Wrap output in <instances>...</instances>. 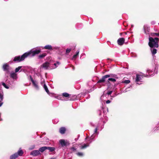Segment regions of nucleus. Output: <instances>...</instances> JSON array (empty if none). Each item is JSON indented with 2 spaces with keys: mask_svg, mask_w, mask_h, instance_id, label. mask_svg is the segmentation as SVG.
<instances>
[{
  "mask_svg": "<svg viewBox=\"0 0 159 159\" xmlns=\"http://www.w3.org/2000/svg\"><path fill=\"white\" fill-rule=\"evenodd\" d=\"M159 39L155 37L154 38L152 37H149V42L148 45L150 48L154 47L157 48L159 47L158 41Z\"/></svg>",
  "mask_w": 159,
  "mask_h": 159,
  "instance_id": "1",
  "label": "nucleus"
},
{
  "mask_svg": "<svg viewBox=\"0 0 159 159\" xmlns=\"http://www.w3.org/2000/svg\"><path fill=\"white\" fill-rule=\"evenodd\" d=\"M41 52V49L40 48H37L36 49H32L30 51L26 52L27 56H30L33 57L35 55L38 54Z\"/></svg>",
  "mask_w": 159,
  "mask_h": 159,
  "instance_id": "2",
  "label": "nucleus"
},
{
  "mask_svg": "<svg viewBox=\"0 0 159 159\" xmlns=\"http://www.w3.org/2000/svg\"><path fill=\"white\" fill-rule=\"evenodd\" d=\"M26 54L27 53H25L21 56L15 57L13 59V61L16 62H18L24 60L25 58L27 57Z\"/></svg>",
  "mask_w": 159,
  "mask_h": 159,
  "instance_id": "3",
  "label": "nucleus"
},
{
  "mask_svg": "<svg viewBox=\"0 0 159 159\" xmlns=\"http://www.w3.org/2000/svg\"><path fill=\"white\" fill-rule=\"evenodd\" d=\"M50 64L48 62H46L40 66V69H43L45 70L51 69L50 66Z\"/></svg>",
  "mask_w": 159,
  "mask_h": 159,
  "instance_id": "4",
  "label": "nucleus"
},
{
  "mask_svg": "<svg viewBox=\"0 0 159 159\" xmlns=\"http://www.w3.org/2000/svg\"><path fill=\"white\" fill-rule=\"evenodd\" d=\"M143 75H143H139L138 74H136V82L137 84H142L141 82H142V81L141 80H142L143 76H144Z\"/></svg>",
  "mask_w": 159,
  "mask_h": 159,
  "instance_id": "5",
  "label": "nucleus"
},
{
  "mask_svg": "<svg viewBox=\"0 0 159 159\" xmlns=\"http://www.w3.org/2000/svg\"><path fill=\"white\" fill-rule=\"evenodd\" d=\"M59 142L62 146H67L70 144L69 142L68 141L63 139L60 140Z\"/></svg>",
  "mask_w": 159,
  "mask_h": 159,
  "instance_id": "6",
  "label": "nucleus"
},
{
  "mask_svg": "<svg viewBox=\"0 0 159 159\" xmlns=\"http://www.w3.org/2000/svg\"><path fill=\"white\" fill-rule=\"evenodd\" d=\"M29 79L31 81L34 86L35 88V89L37 90H38L39 89V87L38 85V83L36 81L33 80L31 75L30 76Z\"/></svg>",
  "mask_w": 159,
  "mask_h": 159,
  "instance_id": "7",
  "label": "nucleus"
},
{
  "mask_svg": "<svg viewBox=\"0 0 159 159\" xmlns=\"http://www.w3.org/2000/svg\"><path fill=\"white\" fill-rule=\"evenodd\" d=\"M98 130V128L96 127L94 130V133L91 135V137L90 138V139L89 140L90 141V143H91L92 141V139H93V138L95 137L96 134L97 135L98 134V133L97 132Z\"/></svg>",
  "mask_w": 159,
  "mask_h": 159,
  "instance_id": "8",
  "label": "nucleus"
},
{
  "mask_svg": "<svg viewBox=\"0 0 159 159\" xmlns=\"http://www.w3.org/2000/svg\"><path fill=\"white\" fill-rule=\"evenodd\" d=\"M154 73L152 71L150 70H147V73L146 74H143L144 76L146 77H149L150 76H152L154 75Z\"/></svg>",
  "mask_w": 159,
  "mask_h": 159,
  "instance_id": "9",
  "label": "nucleus"
},
{
  "mask_svg": "<svg viewBox=\"0 0 159 159\" xmlns=\"http://www.w3.org/2000/svg\"><path fill=\"white\" fill-rule=\"evenodd\" d=\"M110 77V75H104L103 76L102 78L100 80H99L98 81V83H102L104 82L105 81V79L106 78H109Z\"/></svg>",
  "mask_w": 159,
  "mask_h": 159,
  "instance_id": "10",
  "label": "nucleus"
},
{
  "mask_svg": "<svg viewBox=\"0 0 159 159\" xmlns=\"http://www.w3.org/2000/svg\"><path fill=\"white\" fill-rule=\"evenodd\" d=\"M30 155L33 156H37L40 154L39 151L38 150H34L30 152Z\"/></svg>",
  "mask_w": 159,
  "mask_h": 159,
  "instance_id": "11",
  "label": "nucleus"
},
{
  "mask_svg": "<svg viewBox=\"0 0 159 159\" xmlns=\"http://www.w3.org/2000/svg\"><path fill=\"white\" fill-rule=\"evenodd\" d=\"M125 40L124 38H120L117 40L118 44L120 45H122L125 42Z\"/></svg>",
  "mask_w": 159,
  "mask_h": 159,
  "instance_id": "12",
  "label": "nucleus"
},
{
  "mask_svg": "<svg viewBox=\"0 0 159 159\" xmlns=\"http://www.w3.org/2000/svg\"><path fill=\"white\" fill-rule=\"evenodd\" d=\"M9 66L7 64H5L3 65V69L4 71L7 72H9L8 70L9 69Z\"/></svg>",
  "mask_w": 159,
  "mask_h": 159,
  "instance_id": "13",
  "label": "nucleus"
},
{
  "mask_svg": "<svg viewBox=\"0 0 159 159\" xmlns=\"http://www.w3.org/2000/svg\"><path fill=\"white\" fill-rule=\"evenodd\" d=\"M10 77L16 80L17 78V74L16 72L11 73L10 74Z\"/></svg>",
  "mask_w": 159,
  "mask_h": 159,
  "instance_id": "14",
  "label": "nucleus"
},
{
  "mask_svg": "<svg viewBox=\"0 0 159 159\" xmlns=\"http://www.w3.org/2000/svg\"><path fill=\"white\" fill-rule=\"evenodd\" d=\"M143 28L144 30L145 33L146 34H147V32H149V27L148 26V25H145L144 26Z\"/></svg>",
  "mask_w": 159,
  "mask_h": 159,
  "instance_id": "15",
  "label": "nucleus"
},
{
  "mask_svg": "<svg viewBox=\"0 0 159 159\" xmlns=\"http://www.w3.org/2000/svg\"><path fill=\"white\" fill-rule=\"evenodd\" d=\"M42 48L43 49H46L48 50H52V46L51 45H48L45 46L44 47H42Z\"/></svg>",
  "mask_w": 159,
  "mask_h": 159,
  "instance_id": "16",
  "label": "nucleus"
},
{
  "mask_svg": "<svg viewBox=\"0 0 159 159\" xmlns=\"http://www.w3.org/2000/svg\"><path fill=\"white\" fill-rule=\"evenodd\" d=\"M154 47L151 48V51L152 55H154L157 53V50Z\"/></svg>",
  "mask_w": 159,
  "mask_h": 159,
  "instance_id": "17",
  "label": "nucleus"
},
{
  "mask_svg": "<svg viewBox=\"0 0 159 159\" xmlns=\"http://www.w3.org/2000/svg\"><path fill=\"white\" fill-rule=\"evenodd\" d=\"M18 155L17 153H16L10 156V159H15L18 157Z\"/></svg>",
  "mask_w": 159,
  "mask_h": 159,
  "instance_id": "18",
  "label": "nucleus"
},
{
  "mask_svg": "<svg viewBox=\"0 0 159 159\" xmlns=\"http://www.w3.org/2000/svg\"><path fill=\"white\" fill-rule=\"evenodd\" d=\"M47 149V146H44L40 148L39 149V152H43L44 151H45Z\"/></svg>",
  "mask_w": 159,
  "mask_h": 159,
  "instance_id": "19",
  "label": "nucleus"
},
{
  "mask_svg": "<svg viewBox=\"0 0 159 159\" xmlns=\"http://www.w3.org/2000/svg\"><path fill=\"white\" fill-rule=\"evenodd\" d=\"M66 131V129L64 127H61L59 129V132L61 134H64Z\"/></svg>",
  "mask_w": 159,
  "mask_h": 159,
  "instance_id": "20",
  "label": "nucleus"
},
{
  "mask_svg": "<svg viewBox=\"0 0 159 159\" xmlns=\"http://www.w3.org/2000/svg\"><path fill=\"white\" fill-rule=\"evenodd\" d=\"M106 94H103L100 97V100H101L102 102H104L105 101V98H104L106 97Z\"/></svg>",
  "mask_w": 159,
  "mask_h": 159,
  "instance_id": "21",
  "label": "nucleus"
},
{
  "mask_svg": "<svg viewBox=\"0 0 159 159\" xmlns=\"http://www.w3.org/2000/svg\"><path fill=\"white\" fill-rule=\"evenodd\" d=\"M79 52L80 51L79 50H78L76 52V54L74 55L72 59L73 60L77 58L79 55Z\"/></svg>",
  "mask_w": 159,
  "mask_h": 159,
  "instance_id": "22",
  "label": "nucleus"
},
{
  "mask_svg": "<svg viewBox=\"0 0 159 159\" xmlns=\"http://www.w3.org/2000/svg\"><path fill=\"white\" fill-rule=\"evenodd\" d=\"M47 149L48 150L51 152H52L55 150V148L52 147H47Z\"/></svg>",
  "mask_w": 159,
  "mask_h": 159,
  "instance_id": "23",
  "label": "nucleus"
},
{
  "mask_svg": "<svg viewBox=\"0 0 159 159\" xmlns=\"http://www.w3.org/2000/svg\"><path fill=\"white\" fill-rule=\"evenodd\" d=\"M60 64V63L59 61H57L56 63L54 64V67L51 68V69H55Z\"/></svg>",
  "mask_w": 159,
  "mask_h": 159,
  "instance_id": "24",
  "label": "nucleus"
},
{
  "mask_svg": "<svg viewBox=\"0 0 159 159\" xmlns=\"http://www.w3.org/2000/svg\"><path fill=\"white\" fill-rule=\"evenodd\" d=\"M17 153L18 156H21L23 154V152L22 150H19Z\"/></svg>",
  "mask_w": 159,
  "mask_h": 159,
  "instance_id": "25",
  "label": "nucleus"
},
{
  "mask_svg": "<svg viewBox=\"0 0 159 159\" xmlns=\"http://www.w3.org/2000/svg\"><path fill=\"white\" fill-rule=\"evenodd\" d=\"M43 87L44 88V89L45 90V91H46V92L48 94H49V91L46 85L44 84V86H43Z\"/></svg>",
  "mask_w": 159,
  "mask_h": 159,
  "instance_id": "26",
  "label": "nucleus"
},
{
  "mask_svg": "<svg viewBox=\"0 0 159 159\" xmlns=\"http://www.w3.org/2000/svg\"><path fill=\"white\" fill-rule=\"evenodd\" d=\"M89 145V144H84V145L80 146V148L81 149H84L86 148L87 147H88Z\"/></svg>",
  "mask_w": 159,
  "mask_h": 159,
  "instance_id": "27",
  "label": "nucleus"
},
{
  "mask_svg": "<svg viewBox=\"0 0 159 159\" xmlns=\"http://www.w3.org/2000/svg\"><path fill=\"white\" fill-rule=\"evenodd\" d=\"M41 84L43 86H44V84H45V81L44 79H41Z\"/></svg>",
  "mask_w": 159,
  "mask_h": 159,
  "instance_id": "28",
  "label": "nucleus"
},
{
  "mask_svg": "<svg viewBox=\"0 0 159 159\" xmlns=\"http://www.w3.org/2000/svg\"><path fill=\"white\" fill-rule=\"evenodd\" d=\"M2 85L5 87V88L7 89H8L9 88V86L8 85H6L4 83L2 82Z\"/></svg>",
  "mask_w": 159,
  "mask_h": 159,
  "instance_id": "29",
  "label": "nucleus"
},
{
  "mask_svg": "<svg viewBox=\"0 0 159 159\" xmlns=\"http://www.w3.org/2000/svg\"><path fill=\"white\" fill-rule=\"evenodd\" d=\"M22 66H18V67L16 68L15 69V72L16 73L19 71L20 70V69L21 68Z\"/></svg>",
  "mask_w": 159,
  "mask_h": 159,
  "instance_id": "30",
  "label": "nucleus"
},
{
  "mask_svg": "<svg viewBox=\"0 0 159 159\" xmlns=\"http://www.w3.org/2000/svg\"><path fill=\"white\" fill-rule=\"evenodd\" d=\"M122 82L123 83L127 84L129 83L130 82V81L129 80H123Z\"/></svg>",
  "mask_w": 159,
  "mask_h": 159,
  "instance_id": "31",
  "label": "nucleus"
},
{
  "mask_svg": "<svg viewBox=\"0 0 159 159\" xmlns=\"http://www.w3.org/2000/svg\"><path fill=\"white\" fill-rule=\"evenodd\" d=\"M46 56V54L45 53L42 54L41 55H39V58H42Z\"/></svg>",
  "mask_w": 159,
  "mask_h": 159,
  "instance_id": "32",
  "label": "nucleus"
},
{
  "mask_svg": "<svg viewBox=\"0 0 159 159\" xmlns=\"http://www.w3.org/2000/svg\"><path fill=\"white\" fill-rule=\"evenodd\" d=\"M76 154L79 157H82L84 155V154L82 152H78L76 153Z\"/></svg>",
  "mask_w": 159,
  "mask_h": 159,
  "instance_id": "33",
  "label": "nucleus"
},
{
  "mask_svg": "<svg viewBox=\"0 0 159 159\" xmlns=\"http://www.w3.org/2000/svg\"><path fill=\"white\" fill-rule=\"evenodd\" d=\"M62 96H64L65 97H67L69 96V95L68 93H64L62 94Z\"/></svg>",
  "mask_w": 159,
  "mask_h": 159,
  "instance_id": "34",
  "label": "nucleus"
},
{
  "mask_svg": "<svg viewBox=\"0 0 159 159\" xmlns=\"http://www.w3.org/2000/svg\"><path fill=\"white\" fill-rule=\"evenodd\" d=\"M108 81H110L113 82H115L116 81V80L114 78H110L108 79Z\"/></svg>",
  "mask_w": 159,
  "mask_h": 159,
  "instance_id": "35",
  "label": "nucleus"
},
{
  "mask_svg": "<svg viewBox=\"0 0 159 159\" xmlns=\"http://www.w3.org/2000/svg\"><path fill=\"white\" fill-rule=\"evenodd\" d=\"M3 98V94L2 92H0V99L2 100Z\"/></svg>",
  "mask_w": 159,
  "mask_h": 159,
  "instance_id": "36",
  "label": "nucleus"
},
{
  "mask_svg": "<svg viewBox=\"0 0 159 159\" xmlns=\"http://www.w3.org/2000/svg\"><path fill=\"white\" fill-rule=\"evenodd\" d=\"M70 51L71 49L68 48L66 49V53H68L70 52Z\"/></svg>",
  "mask_w": 159,
  "mask_h": 159,
  "instance_id": "37",
  "label": "nucleus"
},
{
  "mask_svg": "<svg viewBox=\"0 0 159 159\" xmlns=\"http://www.w3.org/2000/svg\"><path fill=\"white\" fill-rule=\"evenodd\" d=\"M35 146L34 145H33L32 146L29 148V149L30 150H32L34 148Z\"/></svg>",
  "mask_w": 159,
  "mask_h": 159,
  "instance_id": "38",
  "label": "nucleus"
},
{
  "mask_svg": "<svg viewBox=\"0 0 159 159\" xmlns=\"http://www.w3.org/2000/svg\"><path fill=\"white\" fill-rule=\"evenodd\" d=\"M112 91H109L107 93V94L108 95H110L112 93Z\"/></svg>",
  "mask_w": 159,
  "mask_h": 159,
  "instance_id": "39",
  "label": "nucleus"
},
{
  "mask_svg": "<svg viewBox=\"0 0 159 159\" xmlns=\"http://www.w3.org/2000/svg\"><path fill=\"white\" fill-rule=\"evenodd\" d=\"M111 102V101L109 100H108L106 101V103L107 104Z\"/></svg>",
  "mask_w": 159,
  "mask_h": 159,
  "instance_id": "40",
  "label": "nucleus"
},
{
  "mask_svg": "<svg viewBox=\"0 0 159 159\" xmlns=\"http://www.w3.org/2000/svg\"><path fill=\"white\" fill-rule=\"evenodd\" d=\"M154 34L156 36H159V33H155Z\"/></svg>",
  "mask_w": 159,
  "mask_h": 159,
  "instance_id": "41",
  "label": "nucleus"
},
{
  "mask_svg": "<svg viewBox=\"0 0 159 159\" xmlns=\"http://www.w3.org/2000/svg\"><path fill=\"white\" fill-rule=\"evenodd\" d=\"M102 110H103V111H104V110H107V112H108V109H107V108H103L102 109Z\"/></svg>",
  "mask_w": 159,
  "mask_h": 159,
  "instance_id": "42",
  "label": "nucleus"
},
{
  "mask_svg": "<svg viewBox=\"0 0 159 159\" xmlns=\"http://www.w3.org/2000/svg\"><path fill=\"white\" fill-rule=\"evenodd\" d=\"M155 22L154 21H152L151 22V24L152 25H154L155 24Z\"/></svg>",
  "mask_w": 159,
  "mask_h": 159,
  "instance_id": "43",
  "label": "nucleus"
},
{
  "mask_svg": "<svg viewBox=\"0 0 159 159\" xmlns=\"http://www.w3.org/2000/svg\"><path fill=\"white\" fill-rule=\"evenodd\" d=\"M72 149L73 150V151H74V150H75V149L74 148H72Z\"/></svg>",
  "mask_w": 159,
  "mask_h": 159,
  "instance_id": "44",
  "label": "nucleus"
},
{
  "mask_svg": "<svg viewBox=\"0 0 159 159\" xmlns=\"http://www.w3.org/2000/svg\"><path fill=\"white\" fill-rule=\"evenodd\" d=\"M50 159H55V158H51Z\"/></svg>",
  "mask_w": 159,
  "mask_h": 159,
  "instance_id": "45",
  "label": "nucleus"
}]
</instances>
